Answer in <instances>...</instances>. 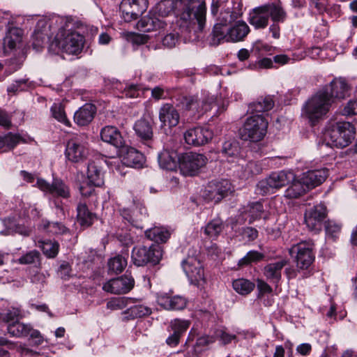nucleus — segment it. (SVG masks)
Returning a JSON list of instances; mask_svg holds the SVG:
<instances>
[{"mask_svg": "<svg viewBox=\"0 0 357 357\" xmlns=\"http://www.w3.org/2000/svg\"><path fill=\"white\" fill-rule=\"evenodd\" d=\"M176 10L179 15L178 24L181 34L194 40L199 38L206 25V7L202 0H178Z\"/></svg>", "mask_w": 357, "mask_h": 357, "instance_id": "1", "label": "nucleus"}, {"mask_svg": "<svg viewBox=\"0 0 357 357\" xmlns=\"http://www.w3.org/2000/svg\"><path fill=\"white\" fill-rule=\"evenodd\" d=\"M332 106L331 101L320 91L311 96L303 104L301 117L314 126L324 119Z\"/></svg>", "mask_w": 357, "mask_h": 357, "instance_id": "2", "label": "nucleus"}, {"mask_svg": "<svg viewBox=\"0 0 357 357\" xmlns=\"http://www.w3.org/2000/svg\"><path fill=\"white\" fill-rule=\"evenodd\" d=\"M84 37L76 31L61 30L49 45V51L58 54L66 52L68 54H79L84 46Z\"/></svg>", "mask_w": 357, "mask_h": 357, "instance_id": "3", "label": "nucleus"}, {"mask_svg": "<svg viewBox=\"0 0 357 357\" xmlns=\"http://www.w3.org/2000/svg\"><path fill=\"white\" fill-rule=\"evenodd\" d=\"M355 128L349 122H337L328 126L324 133V139L332 145L344 148L354 139Z\"/></svg>", "mask_w": 357, "mask_h": 357, "instance_id": "4", "label": "nucleus"}, {"mask_svg": "<svg viewBox=\"0 0 357 357\" xmlns=\"http://www.w3.org/2000/svg\"><path fill=\"white\" fill-rule=\"evenodd\" d=\"M268 121L263 114H255L248 117L243 128L239 130L241 138L243 140L259 142L266 134Z\"/></svg>", "mask_w": 357, "mask_h": 357, "instance_id": "5", "label": "nucleus"}, {"mask_svg": "<svg viewBox=\"0 0 357 357\" xmlns=\"http://www.w3.org/2000/svg\"><path fill=\"white\" fill-rule=\"evenodd\" d=\"M314 244L312 240L301 241L289 249V254L295 258L298 270L307 269L314 261Z\"/></svg>", "mask_w": 357, "mask_h": 357, "instance_id": "6", "label": "nucleus"}, {"mask_svg": "<svg viewBox=\"0 0 357 357\" xmlns=\"http://www.w3.org/2000/svg\"><path fill=\"white\" fill-rule=\"evenodd\" d=\"M162 256V248L160 245L152 244L149 247H135L132 249L131 258L134 264L137 266L147 264H158Z\"/></svg>", "mask_w": 357, "mask_h": 357, "instance_id": "7", "label": "nucleus"}, {"mask_svg": "<svg viewBox=\"0 0 357 357\" xmlns=\"http://www.w3.org/2000/svg\"><path fill=\"white\" fill-rule=\"evenodd\" d=\"M89 154V150L84 135L73 137L67 142L65 156L70 162H82Z\"/></svg>", "mask_w": 357, "mask_h": 357, "instance_id": "8", "label": "nucleus"}, {"mask_svg": "<svg viewBox=\"0 0 357 357\" xmlns=\"http://www.w3.org/2000/svg\"><path fill=\"white\" fill-rule=\"evenodd\" d=\"M182 107L197 114L199 119L202 115L210 111L215 105V98L213 96L204 95L185 96L181 100Z\"/></svg>", "mask_w": 357, "mask_h": 357, "instance_id": "9", "label": "nucleus"}, {"mask_svg": "<svg viewBox=\"0 0 357 357\" xmlns=\"http://www.w3.org/2000/svg\"><path fill=\"white\" fill-rule=\"evenodd\" d=\"M207 158L202 154L189 152L178 158V167L184 176H195L206 164Z\"/></svg>", "mask_w": 357, "mask_h": 357, "instance_id": "10", "label": "nucleus"}, {"mask_svg": "<svg viewBox=\"0 0 357 357\" xmlns=\"http://www.w3.org/2000/svg\"><path fill=\"white\" fill-rule=\"evenodd\" d=\"M241 5L238 3V7L234 8V10L231 11L229 8H227L225 10L221 11L220 15L217 20L216 24L214 25L213 31L210 35V40H214V39L218 37H222L225 29H227L229 25L238 19L243 15L241 11Z\"/></svg>", "mask_w": 357, "mask_h": 357, "instance_id": "11", "label": "nucleus"}, {"mask_svg": "<svg viewBox=\"0 0 357 357\" xmlns=\"http://www.w3.org/2000/svg\"><path fill=\"white\" fill-rule=\"evenodd\" d=\"M250 32V29L246 22L239 20L229 26L227 29H225V36L222 38L218 37L214 40H210L209 43L211 45L217 46L225 42L238 43L243 41Z\"/></svg>", "mask_w": 357, "mask_h": 357, "instance_id": "12", "label": "nucleus"}, {"mask_svg": "<svg viewBox=\"0 0 357 357\" xmlns=\"http://www.w3.org/2000/svg\"><path fill=\"white\" fill-rule=\"evenodd\" d=\"M294 174L291 171H280L273 172L264 180L260 181L257 188L263 194H267L271 190L279 189L290 183L294 181Z\"/></svg>", "mask_w": 357, "mask_h": 357, "instance_id": "13", "label": "nucleus"}, {"mask_svg": "<svg viewBox=\"0 0 357 357\" xmlns=\"http://www.w3.org/2000/svg\"><path fill=\"white\" fill-rule=\"evenodd\" d=\"M147 8V0H123L119 8L124 21L129 22L139 17Z\"/></svg>", "mask_w": 357, "mask_h": 357, "instance_id": "14", "label": "nucleus"}, {"mask_svg": "<svg viewBox=\"0 0 357 357\" xmlns=\"http://www.w3.org/2000/svg\"><path fill=\"white\" fill-rule=\"evenodd\" d=\"M326 215V207L324 204H319L306 211L305 222L310 230L317 232L321 231Z\"/></svg>", "mask_w": 357, "mask_h": 357, "instance_id": "15", "label": "nucleus"}, {"mask_svg": "<svg viewBox=\"0 0 357 357\" xmlns=\"http://www.w3.org/2000/svg\"><path fill=\"white\" fill-rule=\"evenodd\" d=\"M134 206L132 210L125 209L122 212L123 218L137 228L143 229V222L147 218L146 209L144 204L139 199H133Z\"/></svg>", "mask_w": 357, "mask_h": 357, "instance_id": "16", "label": "nucleus"}, {"mask_svg": "<svg viewBox=\"0 0 357 357\" xmlns=\"http://www.w3.org/2000/svg\"><path fill=\"white\" fill-rule=\"evenodd\" d=\"M7 331L12 337H24L29 336L37 344L43 342V337L38 331L33 329L30 324H25L20 322L19 320L15 323L9 324Z\"/></svg>", "mask_w": 357, "mask_h": 357, "instance_id": "17", "label": "nucleus"}, {"mask_svg": "<svg viewBox=\"0 0 357 357\" xmlns=\"http://www.w3.org/2000/svg\"><path fill=\"white\" fill-rule=\"evenodd\" d=\"M182 267L192 284L199 285V282L204 280V269L201 262L196 257H188L182 261Z\"/></svg>", "mask_w": 357, "mask_h": 357, "instance_id": "18", "label": "nucleus"}, {"mask_svg": "<svg viewBox=\"0 0 357 357\" xmlns=\"http://www.w3.org/2000/svg\"><path fill=\"white\" fill-rule=\"evenodd\" d=\"M134 279L128 275L112 279L103 284L102 289L114 294H123L129 292L134 287Z\"/></svg>", "mask_w": 357, "mask_h": 357, "instance_id": "19", "label": "nucleus"}, {"mask_svg": "<svg viewBox=\"0 0 357 357\" xmlns=\"http://www.w3.org/2000/svg\"><path fill=\"white\" fill-rule=\"evenodd\" d=\"M212 137V131L204 127L190 128L184 133L185 142L196 146L206 144Z\"/></svg>", "mask_w": 357, "mask_h": 357, "instance_id": "20", "label": "nucleus"}, {"mask_svg": "<svg viewBox=\"0 0 357 357\" xmlns=\"http://www.w3.org/2000/svg\"><path fill=\"white\" fill-rule=\"evenodd\" d=\"M37 185L44 192L64 199L68 198L70 195L68 186L61 179L54 178L52 184H50L44 179L38 178L37 180Z\"/></svg>", "mask_w": 357, "mask_h": 357, "instance_id": "21", "label": "nucleus"}, {"mask_svg": "<svg viewBox=\"0 0 357 357\" xmlns=\"http://www.w3.org/2000/svg\"><path fill=\"white\" fill-rule=\"evenodd\" d=\"M207 191L208 198L218 202L232 192V186L228 180L212 181L208 185Z\"/></svg>", "mask_w": 357, "mask_h": 357, "instance_id": "22", "label": "nucleus"}, {"mask_svg": "<svg viewBox=\"0 0 357 357\" xmlns=\"http://www.w3.org/2000/svg\"><path fill=\"white\" fill-rule=\"evenodd\" d=\"M101 139L121 151L126 148V141L117 128L107 126L101 129Z\"/></svg>", "mask_w": 357, "mask_h": 357, "instance_id": "23", "label": "nucleus"}, {"mask_svg": "<svg viewBox=\"0 0 357 357\" xmlns=\"http://www.w3.org/2000/svg\"><path fill=\"white\" fill-rule=\"evenodd\" d=\"M348 91V85L342 79H335L330 84L325 86L320 91L324 93L333 103L334 99H343Z\"/></svg>", "mask_w": 357, "mask_h": 357, "instance_id": "24", "label": "nucleus"}, {"mask_svg": "<svg viewBox=\"0 0 357 357\" xmlns=\"http://www.w3.org/2000/svg\"><path fill=\"white\" fill-rule=\"evenodd\" d=\"M157 303L167 310H181L186 307L187 299L182 296L165 293L157 296Z\"/></svg>", "mask_w": 357, "mask_h": 357, "instance_id": "25", "label": "nucleus"}, {"mask_svg": "<svg viewBox=\"0 0 357 357\" xmlns=\"http://www.w3.org/2000/svg\"><path fill=\"white\" fill-rule=\"evenodd\" d=\"M159 119L162 126L173 128L178 124L180 115L173 105L165 103L162 105L159 110Z\"/></svg>", "mask_w": 357, "mask_h": 357, "instance_id": "26", "label": "nucleus"}, {"mask_svg": "<svg viewBox=\"0 0 357 357\" xmlns=\"http://www.w3.org/2000/svg\"><path fill=\"white\" fill-rule=\"evenodd\" d=\"M328 176V170L327 169H319L304 172L300 178L309 190L321 184Z\"/></svg>", "mask_w": 357, "mask_h": 357, "instance_id": "27", "label": "nucleus"}, {"mask_svg": "<svg viewBox=\"0 0 357 357\" xmlns=\"http://www.w3.org/2000/svg\"><path fill=\"white\" fill-rule=\"evenodd\" d=\"M285 259L268 264L263 269V273L267 280L278 285L282 278V270L288 264Z\"/></svg>", "mask_w": 357, "mask_h": 357, "instance_id": "28", "label": "nucleus"}, {"mask_svg": "<svg viewBox=\"0 0 357 357\" xmlns=\"http://www.w3.org/2000/svg\"><path fill=\"white\" fill-rule=\"evenodd\" d=\"M268 15L266 4L255 8L249 13L248 22L255 29H264L268 24Z\"/></svg>", "mask_w": 357, "mask_h": 357, "instance_id": "29", "label": "nucleus"}, {"mask_svg": "<svg viewBox=\"0 0 357 357\" xmlns=\"http://www.w3.org/2000/svg\"><path fill=\"white\" fill-rule=\"evenodd\" d=\"M96 113V106L91 103H86L75 113L74 121L78 126H86L92 121Z\"/></svg>", "mask_w": 357, "mask_h": 357, "instance_id": "30", "label": "nucleus"}, {"mask_svg": "<svg viewBox=\"0 0 357 357\" xmlns=\"http://www.w3.org/2000/svg\"><path fill=\"white\" fill-rule=\"evenodd\" d=\"M285 190L284 196L287 199H297L304 195L308 190L300 177L294 174V181H291Z\"/></svg>", "mask_w": 357, "mask_h": 357, "instance_id": "31", "label": "nucleus"}, {"mask_svg": "<svg viewBox=\"0 0 357 357\" xmlns=\"http://www.w3.org/2000/svg\"><path fill=\"white\" fill-rule=\"evenodd\" d=\"M87 178L93 186L100 187L104 184L103 172L97 162L92 161L88 164Z\"/></svg>", "mask_w": 357, "mask_h": 357, "instance_id": "32", "label": "nucleus"}, {"mask_svg": "<svg viewBox=\"0 0 357 357\" xmlns=\"http://www.w3.org/2000/svg\"><path fill=\"white\" fill-rule=\"evenodd\" d=\"M178 158L176 153L165 150L158 155V163L162 169L174 171L178 166Z\"/></svg>", "mask_w": 357, "mask_h": 357, "instance_id": "33", "label": "nucleus"}, {"mask_svg": "<svg viewBox=\"0 0 357 357\" xmlns=\"http://www.w3.org/2000/svg\"><path fill=\"white\" fill-rule=\"evenodd\" d=\"M96 216L89 211L85 203L79 202L77 206V220L78 223L84 228L90 227Z\"/></svg>", "mask_w": 357, "mask_h": 357, "instance_id": "34", "label": "nucleus"}, {"mask_svg": "<svg viewBox=\"0 0 357 357\" xmlns=\"http://www.w3.org/2000/svg\"><path fill=\"white\" fill-rule=\"evenodd\" d=\"M136 135L143 141H149L153 137V128L149 119L142 117L134 125Z\"/></svg>", "mask_w": 357, "mask_h": 357, "instance_id": "35", "label": "nucleus"}, {"mask_svg": "<svg viewBox=\"0 0 357 357\" xmlns=\"http://www.w3.org/2000/svg\"><path fill=\"white\" fill-rule=\"evenodd\" d=\"M167 23L155 15L144 17L139 22V26L144 32H149L163 29Z\"/></svg>", "mask_w": 357, "mask_h": 357, "instance_id": "36", "label": "nucleus"}, {"mask_svg": "<svg viewBox=\"0 0 357 357\" xmlns=\"http://www.w3.org/2000/svg\"><path fill=\"white\" fill-rule=\"evenodd\" d=\"M274 106V101L270 96L259 98L255 102L249 105V111L252 114H258V113L265 112L271 110Z\"/></svg>", "mask_w": 357, "mask_h": 357, "instance_id": "37", "label": "nucleus"}, {"mask_svg": "<svg viewBox=\"0 0 357 357\" xmlns=\"http://www.w3.org/2000/svg\"><path fill=\"white\" fill-rule=\"evenodd\" d=\"M145 236L159 245L160 243H165L169 239L170 233L165 228L154 227L146 229Z\"/></svg>", "mask_w": 357, "mask_h": 357, "instance_id": "38", "label": "nucleus"}, {"mask_svg": "<svg viewBox=\"0 0 357 357\" xmlns=\"http://www.w3.org/2000/svg\"><path fill=\"white\" fill-rule=\"evenodd\" d=\"M22 31L16 27L10 28L3 38L4 48L13 50L21 42Z\"/></svg>", "mask_w": 357, "mask_h": 357, "instance_id": "39", "label": "nucleus"}, {"mask_svg": "<svg viewBox=\"0 0 357 357\" xmlns=\"http://www.w3.org/2000/svg\"><path fill=\"white\" fill-rule=\"evenodd\" d=\"M264 212V207L260 202L249 203L247 206L241 209L242 214L248 215L250 218L249 222H252L255 220L261 218Z\"/></svg>", "mask_w": 357, "mask_h": 357, "instance_id": "40", "label": "nucleus"}, {"mask_svg": "<svg viewBox=\"0 0 357 357\" xmlns=\"http://www.w3.org/2000/svg\"><path fill=\"white\" fill-rule=\"evenodd\" d=\"M268 18L271 17L273 22H284L287 17V13L282 7L275 3L266 4Z\"/></svg>", "mask_w": 357, "mask_h": 357, "instance_id": "41", "label": "nucleus"}, {"mask_svg": "<svg viewBox=\"0 0 357 357\" xmlns=\"http://www.w3.org/2000/svg\"><path fill=\"white\" fill-rule=\"evenodd\" d=\"M22 310L19 307H10L0 312V321L8 325L22 318Z\"/></svg>", "mask_w": 357, "mask_h": 357, "instance_id": "42", "label": "nucleus"}, {"mask_svg": "<svg viewBox=\"0 0 357 357\" xmlns=\"http://www.w3.org/2000/svg\"><path fill=\"white\" fill-rule=\"evenodd\" d=\"M224 225L221 220L214 219L210 221L204 227V234L209 238H215L222 231Z\"/></svg>", "mask_w": 357, "mask_h": 357, "instance_id": "43", "label": "nucleus"}, {"mask_svg": "<svg viewBox=\"0 0 357 357\" xmlns=\"http://www.w3.org/2000/svg\"><path fill=\"white\" fill-rule=\"evenodd\" d=\"M232 287L239 294L247 295L253 291L255 284L247 279L239 278L233 281Z\"/></svg>", "mask_w": 357, "mask_h": 357, "instance_id": "44", "label": "nucleus"}, {"mask_svg": "<svg viewBox=\"0 0 357 357\" xmlns=\"http://www.w3.org/2000/svg\"><path fill=\"white\" fill-rule=\"evenodd\" d=\"M151 312V309L148 306L144 305H135L126 310L124 314L127 315V317L133 319L149 316Z\"/></svg>", "mask_w": 357, "mask_h": 357, "instance_id": "45", "label": "nucleus"}, {"mask_svg": "<svg viewBox=\"0 0 357 357\" xmlns=\"http://www.w3.org/2000/svg\"><path fill=\"white\" fill-rule=\"evenodd\" d=\"M21 137L18 135L13 134L11 132L0 137V150L2 152H6L13 149L20 141Z\"/></svg>", "mask_w": 357, "mask_h": 357, "instance_id": "46", "label": "nucleus"}, {"mask_svg": "<svg viewBox=\"0 0 357 357\" xmlns=\"http://www.w3.org/2000/svg\"><path fill=\"white\" fill-rule=\"evenodd\" d=\"M122 151H126V158L135 167H141L144 162V158L142 153L132 147L126 146Z\"/></svg>", "mask_w": 357, "mask_h": 357, "instance_id": "47", "label": "nucleus"}, {"mask_svg": "<svg viewBox=\"0 0 357 357\" xmlns=\"http://www.w3.org/2000/svg\"><path fill=\"white\" fill-rule=\"evenodd\" d=\"M40 247L43 254L48 258H54L59 250V244L57 241L47 240L40 241Z\"/></svg>", "mask_w": 357, "mask_h": 357, "instance_id": "48", "label": "nucleus"}, {"mask_svg": "<svg viewBox=\"0 0 357 357\" xmlns=\"http://www.w3.org/2000/svg\"><path fill=\"white\" fill-rule=\"evenodd\" d=\"M47 22L44 20H40L37 23L36 29L34 31V40L33 42V47L36 50L43 46L47 39V34L43 33L40 28H45Z\"/></svg>", "mask_w": 357, "mask_h": 357, "instance_id": "49", "label": "nucleus"}, {"mask_svg": "<svg viewBox=\"0 0 357 357\" xmlns=\"http://www.w3.org/2000/svg\"><path fill=\"white\" fill-rule=\"evenodd\" d=\"M127 266V260L122 255H116L108 261L109 270L115 273H121Z\"/></svg>", "mask_w": 357, "mask_h": 357, "instance_id": "50", "label": "nucleus"}, {"mask_svg": "<svg viewBox=\"0 0 357 357\" xmlns=\"http://www.w3.org/2000/svg\"><path fill=\"white\" fill-rule=\"evenodd\" d=\"M264 258V255L263 253L257 250H250L246 254L245 257L238 261V265L239 266H245L250 265L252 263H257L260 261L263 260Z\"/></svg>", "mask_w": 357, "mask_h": 357, "instance_id": "51", "label": "nucleus"}, {"mask_svg": "<svg viewBox=\"0 0 357 357\" xmlns=\"http://www.w3.org/2000/svg\"><path fill=\"white\" fill-rule=\"evenodd\" d=\"M238 143L233 139L226 141L222 144V152L226 157H236L239 154Z\"/></svg>", "mask_w": 357, "mask_h": 357, "instance_id": "52", "label": "nucleus"}, {"mask_svg": "<svg viewBox=\"0 0 357 357\" xmlns=\"http://www.w3.org/2000/svg\"><path fill=\"white\" fill-rule=\"evenodd\" d=\"M52 116L58 121L66 126H70V121L66 117L64 108L61 104L54 103L51 107Z\"/></svg>", "mask_w": 357, "mask_h": 357, "instance_id": "53", "label": "nucleus"}, {"mask_svg": "<svg viewBox=\"0 0 357 357\" xmlns=\"http://www.w3.org/2000/svg\"><path fill=\"white\" fill-rule=\"evenodd\" d=\"M43 227L49 232L54 234H63L68 231L65 225L59 222L44 221Z\"/></svg>", "mask_w": 357, "mask_h": 357, "instance_id": "54", "label": "nucleus"}, {"mask_svg": "<svg viewBox=\"0 0 357 357\" xmlns=\"http://www.w3.org/2000/svg\"><path fill=\"white\" fill-rule=\"evenodd\" d=\"M40 254L36 250H31L20 257L17 261L20 264H33L40 261Z\"/></svg>", "mask_w": 357, "mask_h": 357, "instance_id": "55", "label": "nucleus"}, {"mask_svg": "<svg viewBox=\"0 0 357 357\" xmlns=\"http://www.w3.org/2000/svg\"><path fill=\"white\" fill-rule=\"evenodd\" d=\"M29 86L28 79H20L10 84L8 88V93H16L26 90Z\"/></svg>", "mask_w": 357, "mask_h": 357, "instance_id": "56", "label": "nucleus"}, {"mask_svg": "<svg viewBox=\"0 0 357 357\" xmlns=\"http://www.w3.org/2000/svg\"><path fill=\"white\" fill-rule=\"evenodd\" d=\"M190 324L189 321L176 319L171 321L170 326L174 333L181 336L189 328Z\"/></svg>", "mask_w": 357, "mask_h": 357, "instance_id": "57", "label": "nucleus"}, {"mask_svg": "<svg viewBox=\"0 0 357 357\" xmlns=\"http://www.w3.org/2000/svg\"><path fill=\"white\" fill-rule=\"evenodd\" d=\"M215 334V337L225 345L231 343L233 340L238 342V338L236 335L229 334L224 330H218Z\"/></svg>", "mask_w": 357, "mask_h": 357, "instance_id": "58", "label": "nucleus"}, {"mask_svg": "<svg viewBox=\"0 0 357 357\" xmlns=\"http://www.w3.org/2000/svg\"><path fill=\"white\" fill-rule=\"evenodd\" d=\"M127 305L125 298H114L107 303V308L111 310H122Z\"/></svg>", "mask_w": 357, "mask_h": 357, "instance_id": "59", "label": "nucleus"}, {"mask_svg": "<svg viewBox=\"0 0 357 357\" xmlns=\"http://www.w3.org/2000/svg\"><path fill=\"white\" fill-rule=\"evenodd\" d=\"M340 230L341 226L333 221H328L326 224V234L332 238H336Z\"/></svg>", "mask_w": 357, "mask_h": 357, "instance_id": "60", "label": "nucleus"}, {"mask_svg": "<svg viewBox=\"0 0 357 357\" xmlns=\"http://www.w3.org/2000/svg\"><path fill=\"white\" fill-rule=\"evenodd\" d=\"M257 287L259 291L258 298H261L266 294H271L273 291L271 287L264 280L258 279L257 280Z\"/></svg>", "mask_w": 357, "mask_h": 357, "instance_id": "61", "label": "nucleus"}, {"mask_svg": "<svg viewBox=\"0 0 357 357\" xmlns=\"http://www.w3.org/2000/svg\"><path fill=\"white\" fill-rule=\"evenodd\" d=\"M215 341V338L213 336L204 335L199 337L197 340L196 344L195 346V351L197 352L199 347H206L209 344L213 343Z\"/></svg>", "mask_w": 357, "mask_h": 357, "instance_id": "62", "label": "nucleus"}, {"mask_svg": "<svg viewBox=\"0 0 357 357\" xmlns=\"http://www.w3.org/2000/svg\"><path fill=\"white\" fill-rule=\"evenodd\" d=\"M342 114L346 116L357 115V99L349 101L344 107Z\"/></svg>", "mask_w": 357, "mask_h": 357, "instance_id": "63", "label": "nucleus"}, {"mask_svg": "<svg viewBox=\"0 0 357 357\" xmlns=\"http://www.w3.org/2000/svg\"><path fill=\"white\" fill-rule=\"evenodd\" d=\"M123 93L128 98L137 97L139 93V87L135 84L126 85Z\"/></svg>", "mask_w": 357, "mask_h": 357, "instance_id": "64", "label": "nucleus"}]
</instances>
